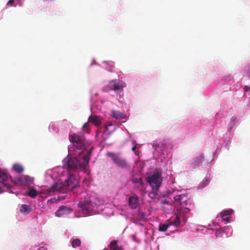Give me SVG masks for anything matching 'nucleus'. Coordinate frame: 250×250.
I'll list each match as a JSON object with an SVG mask.
<instances>
[{"label":"nucleus","instance_id":"1a4fd4ad","mask_svg":"<svg viewBox=\"0 0 250 250\" xmlns=\"http://www.w3.org/2000/svg\"><path fill=\"white\" fill-rule=\"evenodd\" d=\"M204 161L203 154H200L190 161V167L193 168L199 167Z\"/></svg>","mask_w":250,"mask_h":250},{"label":"nucleus","instance_id":"aec40b11","mask_svg":"<svg viewBox=\"0 0 250 250\" xmlns=\"http://www.w3.org/2000/svg\"><path fill=\"white\" fill-rule=\"evenodd\" d=\"M13 169L15 171L18 173H21L24 170L23 167L19 164H15L13 166Z\"/></svg>","mask_w":250,"mask_h":250},{"label":"nucleus","instance_id":"20e7f679","mask_svg":"<svg viewBox=\"0 0 250 250\" xmlns=\"http://www.w3.org/2000/svg\"><path fill=\"white\" fill-rule=\"evenodd\" d=\"M106 155L111 158L113 162L117 166L122 168H127L128 164L125 159L122 157L119 154L108 152Z\"/></svg>","mask_w":250,"mask_h":250},{"label":"nucleus","instance_id":"bb28decb","mask_svg":"<svg viewBox=\"0 0 250 250\" xmlns=\"http://www.w3.org/2000/svg\"><path fill=\"white\" fill-rule=\"evenodd\" d=\"M189 211H190V210H189V209L188 208H183V209H181V210L180 211V212H179V214L180 215H181V214L182 213H187L189 212Z\"/></svg>","mask_w":250,"mask_h":250},{"label":"nucleus","instance_id":"c756f323","mask_svg":"<svg viewBox=\"0 0 250 250\" xmlns=\"http://www.w3.org/2000/svg\"><path fill=\"white\" fill-rule=\"evenodd\" d=\"M133 182L134 183H139L141 185L143 184V181L141 179H135L133 180Z\"/></svg>","mask_w":250,"mask_h":250},{"label":"nucleus","instance_id":"9b49d317","mask_svg":"<svg viewBox=\"0 0 250 250\" xmlns=\"http://www.w3.org/2000/svg\"><path fill=\"white\" fill-rule=\"evenodd\" d=\"M72 212V209L66 206H62L56 211V215L59 217H62L63 215L69 214Z\"/></svg>","mask_w":250,"mask_h":250},{"label":"nucleus","instance_id":"f257e3e1","mask_svg":"<svg viewBox=\"0 0 250 250\" xmlns=\"http://www.w3.org/2000/svg\"><path fill=\"white\" fill-rule=\"evenodd\" d=\"M79 185L78 179L73 175H70L64 182L58 181L49 188L50 192H66L76 188Z\"/></svg>","mask_w":250,"mask_h":250},{"label":"nucleus","instance_id":"f03ea898","mask_svg":"<svg viewBox=\"0 0 250 250\" xmlns=\"http://www.w3.org/2000/svg\"><path fill=\"white\" fill-rule=\"evenodd\" d=\"M89 151L87 155H85L83 157V162H80L76 157H70L68 159H66L63 161V167L67 168L69 171H75L79 167H82L85 169L88 165L90 157Z\"/></svg>","mask_w":250,"mask_h":250},{"label":"nucleus","instance_id":"0eeeda50","mask_svg":"<svg viewBox=\"0 0 250 250\" xmlns=\"http://www.w3.org/2000/svg\"><path fill=\"white\" fill-rule=\"evenodd\" d=\"M8 174L6 173L1 171V169L0 168V183H1L0 184V194L2 193L5 191L4 190L2 189V188L4 187H5L8 188H11L12 186L10 184L5 182L8 180Z\"/></svg>","mask_w":250,"mask_h":250},{"label":"nucleus","instance_id":"393cba45","mask_svg":"<svg viewBox=\"0 0 250 250\" xmlns=\"http://www.w3.org/2000/svg\"><path fill=\"white\" fill-rule=\"evenodd\" d=\"M27 195L29 197L34 198L37 195V192L36 190L34 189H31L28 192Z\"/></svg>","mask_w":250,"mask_h":250},{"label":"nucleus","instance_id":"6e6552de","mask_svg":"<svg viewBox=\"0 0 250 250\" xmlns=\"http://www.w3.org/2000/svg\"><path fill=\"white\" fill-rule=\"evenodd\" d=\"M33 178L27 176L23 175L17 179V182L22 186H30L33 183Z\"/></svg>","mask_w":250,"mask_h":250},{"label":"nucleus","instance_id":"72a5a7b5","mask_svg":"<svg viewBox=\"0 0 250 250\" xmlns=\"http://www.w3.org/2000/svg\"><path fill=\"white\" fill-rule=\"evenodd\" d=\"M168 203V201L167 200H164L162 201V203L163 204H167Z\"/></svg>","mask_w":250,"mask_h":250},{"label":"nucleus","instance_id":"cd10ccee","mask_svg":"<svg viewBox=\"0 0 250 250\" xmlns=\"http://www.w3.org/2000/svg\"><path fill=\"white\" fill-rule=\"evenodd\" d=\"M190 203V200L188 199L187 196H186V198H185L183 201V205L185 204V205H188V203Z\"/></svg>","mask_w":250,"mask_h":250},{"label":"nucleus","instance_id":"6ab92c4d","mask_svg":"<svg viewBox=\"0 0 250 250\" xmlns=\"http://www.w3.org/2000/svg\"><path fill=\"white\" fill-rule=\"evenodd\" d=\"M186 195L184 194L177 195L174 197V199L176 202L179 203L180 205H183V201L186 198Z\"/></svg>","mask_w":250,"mask_h":250},{"label":"nucleus","instance_id":"b1692460","mask_svg":"<svg viewBox=\"0 0 250 250\" xmlns=\"http://www.w3.org/2000/svg\"><path fill=\"white\" fill-rule=\"evenodd\" d=\"M153 146L154 149L157 151L163 150L165 147V145H164L163 144L160 145L159 144L154 143Z\"/></svg>","mask_w":250,"mask_h":250},{"label":"nucleus","instance_id":"c85d7f7f","mask_svg":"<svg viewBox=\"0 0 250 250\" xmlns=\"http://www.w3.org/2000/svg\"><path fill=\"white\" fill-rule=\"evenodd\" d=\"M132 145H133V147L132 148V150L135 152L136 149V142L135 141H132Z\"/></svg>","mask_w":250,"mask_h":250},{"label":"nucleus","instance_id":"f3484780","mask_svg":"<svg viewBox=\"0 0 250 250\" xmlns=\"http://www.w3.org/2000/svg\"><path fill=\"white\" fill-rule=\"evenodd\" d=\"M170 223L169 221V220L167 221V223L165 224H160L159 226V230L160 231L162 232H165L166 231L168 228L170 226Z\"/></svg>","mask_w":250,"mask_h":250},{"label":"nucleus","instance_id":"f8f14e48","mask_svg":"<svg viewBox=\"0 0 250 250\" xmlns=\"http://www.w3.org/2000/svg\"><path fill=\"white\" fill-rule=\"evenodd\" d=\"M139 198L137 196H131L128 199V204L129 207L132 208H136L138 205Z\"/></svg>","mask_w":250,"mask_h":250},{"label":"nucleus","instance_id":"473e14b6","mask_svg":"<svg viewBox=\"0 0 250 250\" xmlns=\"http://www.w3.org/2000/svg\"><path fill=\"white\" fill-rule=\"evenodd\" d=\"M244 90L246 91L250 90V87H249L247 86H245L244 88Z\"/></svg>","mask_w":250,"mask_h":250},{"label":"nucleus","instance_id":"dca6fc26","mask_svg":"<svg viewBox=\"0 0 250 250\" xmlns=\"http://www.w3.org/2000/svg\"><path fill=\"white\" fill-rule=\"evenodd\" d=\"M110 250H124L122 246H119L117 245V241L116 240L112 241L109 244Z\"/></svg>","mask_w":250,"mask_h":250},{"label":"nucleus","instance_id":"9d476101","mask_svg":"<svg viewBox=\"0 0 250 250\" xmlns=\"http://www.w3.org/2000/svg\"><path fill=\"white\" fill-rule=\"evenodd\" d=\"M78 206L84 213L89 214L91 209L92 203L91 201H86L83 203H79Z\"/></svg>","mask_w":250,"mask_h":250},{"label":"nucleus","instance_id":"423d86ee","mask_svg":"<svg viewBox=\"0 0 250 250\" xmlns=\"http://www.w3.org/2000/svg\"><path fill=\"white\" fill-rule=\"evenodd\" d=\"M126 83L123 81L119 80H112L108 84V87L110 90L114 91L116 93L123 91V88L126 86Z\"/></svg>","mask_w":250,"mask_h":250},{"label":"nucleus","instance_id":"a878e982","mask_svg":"<svg viewBox=\"0 0 250 250\" xmlns=\"http://www.w3.org/2000/svg\"><path fill=\"white\" fill-rule=\"evenodd\" d=\"M89 127L90 125L88 123H85L83 126V130H85L87 132H89Z\"/></svg>","mask_w":250,"mask_h":250},{"label":"nucleus","instance_id":"2eb2a0df","mask_svg":"<svg viewBox=\"0 0 250 250\" xmlns=\"http://www.w3.org/2000/svg\"><path fill=\"white\" fill-rule=\"evenodd\" d=\"M111 115L112 117L117 120H121L125 118L126 115L123 113L119 111L112 110L111 111Z\"/></svg>","mask_w":250,"mask_h":250},{"label":"nucleus","instance_id":"7c9ffc66","mask_svg":"<svg viewBox=\"0 0 250 250\" xmlns=\"http://www.w3.org/2000/svg\"><path fill=\"white\" fill-rule=\"evenodd\" d=\"M187 220V218L186 216H183V220L181 221L182 222V226H184L186 224V222Z\"/></svg>","mask_w":250,"mask_h":250},{"label":"nucleus","instance_id":"2f4dec72","mask_svg":"<svg viewBox=\"0 0 250 250\" xmlns=\"http://www.w3.org/2000/svg\"><path fill=\"white\" fill-rule=\"evenodd\" d=\"M15 0H9L7 3V5L12 6L14 4Z\"/></svg>","mask_w":250,"mask_h":250},{"label":"nucleus","instance_id":"4be33fe9","mask_svg":"<svg viewBox=\"0 0 250 250\" xmlns=\"http://www.w3.org/2000/svg\"><path fill=\"white\" fill-rule=\"evenodd\" d=\"M230 212L227 210H225L222 212L221 217L223 220L228 221L229 219Z\"/></svg>","mask_w":250,"mask_h":250},{"label":"nucleus","instance_id":"39448f33","mask_svg":"<svg viewBox=\"0 0 250 250\" xmlns=\"http://www.w3.org/2000/svg\"><path fill=\"white\" fill-rule=\"evenodd\" d=\"M69 139L78 149H84L85 148V138L77 134L69 135Z\"/></svg>","mask_w":250,"mask_h":250},{"label":"nucleus","instance_id":"412c9836","mask_svg":"<svg viewBox=\"0 0 250 250\" xmlns=\"http://www.w3.org/2000/svg\"><path fill=\"white\" fill-rule=\"evenodd\" d=\"M159 188H152V191L148 194V196L151 199H155L158 196Z\"/></svg>","mask_w":250,"mask_h":250},{"label":"nucleus","instance_id":"a211bd4d","mask_svg":"<svg viewBox=\"0 0 250 250\" xmlns=\"http://www.w3.org/2000/svg\"><path fill=\"white\" fill-rule=\"evenodd\" d=\"M20 211L22 213L28 214L31 211V208L28 205L23 204L21 206Z\"/></svg>","mask_w":250,"mask_h":250},{"label":"nucleus","instance_id":"5701e85b","mask_svg":"<svg viewBox=\"0 0 250 250\" xmlns=\"http://www.w3.org/2000/svg\"><path fill=\"white\" fill-rule=\"evenodd\" d=\"M71 244L73 248H76L81 246V241L79 239L76 238L72 241Z\"/></svg>","mask_w":250,"mask_h":250},{"label":"nucleus","instance_id":"7ed1b4c3","mask_svg":"<svg viewBox=\"0 0 250 250\" xmlns=\"http://www.w3.org/2000/svg\"><path fill=\"white\" fill-rule=\"evenodd\" d=\"M163 177L160 172H156L146 177V181L151 188H159L163 182Z\"/></svg>","mask_w":250,"mask_h":250},{"label":"nucleus","instance_id":"4468645a","mask_svg":"<svg viewBox=\"0 0 250 250\" xmlns=\"http://www.w3.org/2000/svg\"><path fill=\"white\" fill-rule=\"evenodd\" d=\"M88 122L92 123L96 126H99L101 125L102 122L100 117L96 115H91L88 118Z\"/></svg>","mask_w":250,"mask_h":250},{"label":"nucleus","instance_id":"ddd939ff","mask_svg":"<svg viewBox=\"0 0 250 250\" xmlns=\"http://www.w3.org/2000/svg\"><path fill=\"white\" fill-rule=\"evenodd\" d=\"M180 216V215L177 214L174 219H172V218L168 219L171 226L173 225L176 228H179L182 226V222Z\"/></svg>","mask_w":250,"mask_h":250}]
</instances>
